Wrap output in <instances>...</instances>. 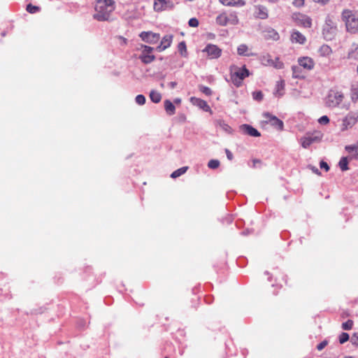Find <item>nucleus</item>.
Here are the masks:
<instances>
[{
  "label": "nucleus",
  "mask_w": 358,
  "mask_h": 358,
  "mask_svg": "<svg viewBox=\"0 0 358 358\" xmlns=\"http://www.w3.org/2000/svg\"><path fill=\"white\" fill-rule=\"evenodd\" d=\"M95 13L93 17L98 21H108L110 16L115 10L113 0H96L95 3Z\"/></svg>",
  "instance_id": "1"
},
{
  "label": "nucleus",
  "mask_w": 358,
  "mask_h": 358,
  "mask_svg": "<svg viewBox=\"0 0 358 358\" xmlns=\"http://www.w3.org/2000/svg\"><path fill=\"white\" fill-rule=\"evenodd\" d=\"M342 20L345 22L346 30L350 34H358V12L345 9L341 14Z\"/></svg>",
  "instance_id": "2"
},
{
  "label": "nucleus",
  "mask_w": 358,
  "mask_h": 358,
  "mask_svg": "<svg viewBox=\"0 0 358 358\" xmlns=\"http://www.w3.org/2000/svg\"><path fill=\"white\" fill-rule=\"evenodd\" d=\"M338 32L337 24L332 17L327 15L325 18L322 27V35L326 41H331L336 36Z\"/></svg>",
  "instance_id": "3"
},
{
  "label": "nucleus",
  "mask_w": 358,
  "mask_h": 358,
  "mask_svg": "<svg viewBox=\"0 0 358 358\" xmlns=\"http://www.w3.org/2000/svg\"><path fill=\"white\" fill-rule=\"evenodd\" d=\"M343 99L344 94L342 92L336 89H331L326 97L325 104L329 108L338 107Z\"/></svg>",
  "instance_id": "4"
},
{
  "label": "nucleus",
  "mask_w": 358,
  "mask_h": 358,
  "mask_svg": "<svg viewBox=\"0 0 358 358\" xmlns=\"http://www.w3.org/2000/svg\"><path fill=\"white\" fill-rule=\"evenodd\" d=\"M141 48L142 52L139 56V59L141 62L145 64L152 62L155 59V55H152L154 48L145 45H142Z\"/></svg>",
  "instance_id": "5"
},
{
  "label": "nucleus",
  "mask_w": 358,
  "mask_h": 358,
  "mask_svg": "<svg viewBox=\"0 0 358 358\" xmlns=\"http://www.w3.org/2000/svg\"><path fill=\"white\" fill-rule=\"evenodd\" d=\"M263 117L265 118L264 122L266 123L270 124L271 126L274 127L278 130L283 129V122L278 119L276 116L273 115L271 113L266 112L263 113Z\"/></svg>",
  "instance_id": "6"
},
{
  "label": "nucleus",
  "mask_w": 358,
  "mask_h": 358,
  "mask_svg": "<svg viewBox=\"0 0 358 358\" xmlns=\"http://www.w3.org/2000/svg\"><path fill=\"white\" fill-rule=\"evenodd\" d=\"M250 74L249 71L243 66V68L238 69L236 72L232 75V80L236 86H239L241 83L242 80L248 77Z\"/></svg>",
  "instance_id": "7"
},
{
  "label": "nucleus",
  "mask_w": 358,
  "mask_h": 358,
  "mask_svg": "<svg viewBox=\"0 0 358 358\" xmlns=\"http://www.w3.org/2000/svg\"><path fill=\"white\" fill-rule=\"evenodd\" d=\"M139 36L143 41L148 43H155L160 38L159 34L152 31H143L140 34Z\"/></svg>",
  "instance_id": "8"
},
{
  "label": "nucleus",
  "mask_w": 358,
  "mask_h": 358,
  "mask_svg": "<svg viewBox=\"0 0 358 358\" xmlns=\"http://www.w3.org/2000/svg\"><path fill=\"white\" fill-rule=\"evenodd\" d=\"M203 51L206 52L211 59L220 57L222 53V50L213 44H208Z\"/></svg>",
  "instance_id": "9"
},
{
  "label": "nucleus",
  "mask_w": 358,
  "mask_h": 358,
  "mask_svg": "<svg viewBox=\"0 0 358 358\" xmlns=\"http://www.w3.org/2000/svg\"><path fill=\"white\" fill-rule=\"evenodd\" d=\"M241 131L244 134L253 137H259L261 134L253 127L250 124H243L240 126Z\"/></svg>",
  "instance_id": "10"
},
{
  "label": "nucleus",
  "mask_w": 358,
  "mask_h": 358,
  "mask_svg": "<svg viewBox=\"0 0 358 358\" xmlns=\"http://www.w3.org/2000/svg\"><path fill=\"white\" fill-rule=\"evenodd\" d=\"M173 4L172 2L166 0H155L154 3L155 10L159 12L167 8H172Z\"/></svg>",
  "instance_id": "11"
},
{
  "label": "nucleus",
  "mask_w": 358,
  "mask_h": 358,
  "mask_svg": "<svg viewBox=\"0 0 358 358\" xmlns=\"http://www.w3.org/2000/svg\"><path fill=\"white\" fill-rule=\"evenodd\" d=\"M298 63L300 66L308 71L312 70L315 66L313 59L308 57L299 58Z\"/></svg>",
  "instance_id": "12"
},
{
  "label": "nucleus",
  "mask_w": 358,
  "mask_h": 358,
  "mask_svg": "<svg viewBox=\"0 0 358 358\" xmlns=\"http://www.w3.org/2000/svg\"><path fill=\"white\" fill-rule=\"evenodd\" d=\"M263 36L265 39L278 41L280 38L278 33L271 27H266L263 31Z\"/></svg>",
  "instance_id": "13"
},
{
  "label": "nucleus",
  "mask_w": 358,
  "mask_h": 358,
  "mask_svg": "<svg viewBox=\"0 0 358 358\" xmlns=\"http://www.w3.org/2000/svg\"><path fill=\"white\" fill-rule=\"evenodd\" d=\"M320 141V137L318 136H308L301 138V145L303 148H308L312 143Z\"/></svg>",
  "instance_id": "14"
},
{
  "label": "nucleus",
  "mask_w": 358,
  "mask_h": 358,
  "mask_svg": "<svg viewBox=\"0 0 358 358\" xmlns=\"http://www.w3.org/2000/svg\"><path fill=\"white\" fill-rule=\"evenodd\" d=\"M191 102L198 106L199 108L203 109L204 111L206 112H211L210 106L208 105L207 102L204 100H202L199 98L196 97H192L191 98Z\"/></svg>",
  "instance_id": "15"
},
{
  "label": "nucleus",
  "mask_w": 358,
  "mask_h": 358,
  "mask_svg": "<svg viewBox=\"0 0 358 358\" xmlns=\"http://www.w3.org/2000/svg\"><path fill=\"white\" fill-rule=\"evenodd\" d=\"M295 20L304 27H310L312 24L311 19L305 15L299 14L296 15Z\"/></svg>",
  "instance_id": "16"
},
{
  "label": "nucleus",
  "mask_w": 358,
  "mask_h": 358,
  "mask_svg": "<svg viewBox=\"0 0 358 358\" xmlns=\"http://www.w3.org/2000/svg\"><path fill=\"white\" fill-rule=\"evenodd\" d=\"M358 118V113H355L354 115L349 114L343 120V125L345 127V129H348V127H352L356 122Z\"/></svg>",
  "instance_id": "17"
},
{
  "label": "nucleus",
  "mask_w": 358,
  "mask_h": 358,
  "mask_svg": "<svg viewBox=\"0 0 358 358\" xmlns=\"http://www.w3.org/2000/svg\"><path fill=\"white\" fill-rule=\"evenodd\" d=\"M255 16L259 19L265 20L268 17L267 8L262 5H258L255 7Z\"/></svg>",
  "instance_id": "18"
},
{
  "label": "nucleus",
  "mask_w": 358,
  "mask_h": 358,
  "mask_svg": "<svg viewBox=\"0 0 358 358\" xmlns=\"http://www.w3.org/2000/svg\"><path fill=\"white\" fill-rule=\"evenodd\" d=\"M219 1L226 6L242 7L245 4L243 0H219Z\"/></svg>",
  "instance_id": "19"
},
{
  "label": "nucleus",
  "mask_w": 358,
  "mask_h": 358,
  "mask_svg": "<svg viewBox=\"0 0 358 358\" xmlns=\"http://www.w3.org/2000/svg\"><path fill=\"white\" fill-rule=\"evenodd\" d=\"M291 40L293 43L303 44L306 39V37L299 31H294L291 35Z\"/></svg>",
  "instance_id": "20"
},
{
  "label": "nucleus",
  "mask_w": 358,
  "mask_h": 358,
  "mask_svg": "<svg viewBox=\"0 0 358 358\" xmlns=\"http://www.w3.org/2000/svg\"><path fill=\"white\" fill-rule=\"evenodd\" d=\"M164 103L165 110L168 115H172L175 114L176 107L170 100H169V99L165 100Z\"/></svg>",
  "instance_id": "21"
},
{
  "label": "nucleus",
  "mask_w": 358,
  "mask_h": 358,
  "mask_svg": "<svg viewBox=\"0 0 358 358\" xmlns=\"http://www.w3.org/2000/svg\"><path fill=\"white\" fill-rule=\"evenodd\" d=\"M150 99L153 103H157L160 102L162 99V95L157 91L152 90L150 92Z\"/></svg>",
  "instance_id": "22"
},
{
  "label": "nucleus",
  "mask_w": 358,
  "mask_h": 358,
  "mask_svg": "<svg viewBox=\"0 0 358 358\" xmlns=\"http://www.w3.org/2000/svg\"><path fill=\"white\" fill-rule=\"evenodd\" d=\"M348 57L357 59L358 57V44L353 43L352 45L351 49L348 52Z\"/></svg>",
  "instance_id": "23"
},
{
  "label": "nucleus",
  "mask_w": 358,
  "mask_h": 358,
  "mask_svg": "<svg viewBox=\"0 0 358 358\" xmlns=\"http://www.w3.org/2000/svg\"><path fill=\"white\" fill-rule=\"evenodd\" d=\"M188 169V166H183V167H181L177 170H176L175 171H173L171 174V177L172 178H176L180 176H182V174H184L185 173H186V171H187Z\"/></svg>",
  "instance_id": "24"
},
{
  "label": "nucleus",
  "mask_w": 358,
  "mask_h": 358,
  "mask_svg": "<svg viewBox=\"0 0 358 358\" xmlns=\"http://www.w3.org/2000/svg\"><path fill=\"white\" fill-rule=\"evenodd\" d=\"M227 20L228 24L235 25L238 23V18L235 13H231L229 15H227Z\"/></svg>",
  "instance_id": "25"
},
{
  "label": "nucleus",
  "mask_w": 358,
  "mask_h": 358,
  "mask_svg": "<svg viewBox=\"0 0 358 358\" xmlns=\"http://www.w3.org/2000/svg\"><path fill=\"white\" fill-rule=\"evenodd\" d=\"M338 166L342 171L348 170V159L346 157H343L338 162Z\"/></svg>",
  "instance_id": "26"
},
{
  "label": "nucleus",
  "mask_w": 358,
  "mask_h": 358,
  "mask_svg": "<svg viewBox=\"0 0 358 358\" xmlns=\"http://www.w3.org/2000/svg\"><path fill=\"white\" fill-rule=\"evenodd\" d=\"M172 39H173L172 35L164 36L161 41L162 45L164 46L166 48H169L172 43Z\"/></svg>",
  "instance_id": "27"
},
{
  "label": "nucleus",
  "mask_w": 358,
  "mask_h": 358,
  "mask_svg": "<svg viewBox=\"0 0 358 358\" xmlns=\"http://www.w3.org/2000/svg\"><path fill=\"white\" fill-rule=\"evenodd\" d=\"M216 22L221 26H226L228 24L227 20V15L223 13L220 15H218L216 17Z\"/></svg>",
  "instance_id": "28"
},
{
  "label": "nucleus",
  "mask_w": 358,
  "mask_h": 358,
  "mask_svg": "<svg viewBox=\"0 0 358 358\" xmlns=\"http://www.w3.org/2000/svg\"><path fill=\"white\" fill-rule=\"evenodd\" d=\"M319 52L322 56H327L332 52L331 48L327 45H323L320 47Z\"/></svg>",
  "instance_id": "29"
},
{
  "label": "nucleus",
  "mask_w": 358,
  "mask_h": 358,
  "mask_svg": "<svg viewBox=\"0 0 358 358\" xmlns=\"http://www.w3.org/2000/svg\"><path fill=\"white\" fill-rule=\"evenodd\" d=\"M345 149L349 153H354L355 155L358 156V145L357 143L354 145H346Z\"/></svg>",
  "instance_id": "30"
},
{
  "label": "nucleus",
  "mask_w": 358,
  "mask_h": 358,
  "mask_svg": "<svg viewBox=\"0 0 358 358\" xmlns=\"http://www.w3.org/2000/svg\"><path fill=\"white\" fill-rule=\"evenodd\" d=\"M178 50L182 56H187V47L185 41L179 43L178 45Z\"/></svg>",
  "instance_id": "31"
},
{
  "label": "nucleus",
  "mask_w": 358,
  "mask_h": 358,
  "mask_svg": "<svg viewBox=\"0 0 358 358\" xmlns=\"http://www.w3.org/2000/svg\"><path fill=\"white\" fill-rule=\"evenodd\" d=\"M269 64L273 65L275 69H281L283 68V63L280 61L279 58H275V61L271 59L268 61Z\"/></svg>",
  "instance_id": "32"
},
{
  "label": "nucleus",
  "mask_w": 358,
  "mask_h": 358,
  "mask_svg": "<svg viewBox=\"0 0 358 358\" xmlns=\"http://www.w3.org/2000/svg\"><path fill=\"white\" fill-rule=\"evenodd\" d=\"M217 124L224 131H227L228 133L231 132V127L227 123H225L224 121L219 120L217 122Z\"/></svg>",
  "instance_id": "33"
},
{
  "label": "nucleus",
  "mask_w": 358,
  "mask_h": 358,
  "mask_svg": "<svg viewBox=\"0 0 358 358\" xmlns=\"http://www.w3.org/2000/svg\"><path fill=\"white\" fill-rule=\"evenodd\" d=\"M248 46L245 44H241L238 47L237 52L239 55H247Z\"/></svg>",
  "instance_id": "34"
},
{
  "label": "nucleus",
  "mask_w": 358,
  "mask_h": 358,
  "mask_svg": "<svg viewBox=\"0 0 358 358\" xmlns=\"http://www.w3.org/2000/svg\"><path fill=\"white\" fill-rule=\"evenodd\" d=\"M136 103L140 106H143L145 104L146 99L144 95L138 94L135 98Z\"/></svg>",
  "instance_id": "35"
},
{
  "label": "nucleus",
  "mask_w": 358,
  "mask_h": 358,
  "mask_svg": "<svg viewBox=\"0 0 358 358\" xmlns=\"http://www.w3.org/2000/svg\"><path fill=\"white\" fill-rule=\"evenodd\" d=\"M220 166V162L217 159H210L208 163V166L210 169H215Z\"/></svg>",
  "instance_id": "36"
},
{
  "label": "nucleus",
  "mask_w": 358,
  "mask_h": 358,
  "mask_svg": "<svg viewBox=\"0 0 358 358\" xmlns=\"http://www.w3.org/2000/svg\"><path fill=\"white\" fill-rule=\"evenodd\" d=\"M26 10L29 13H35L40 10V8L29 3L27 6Z\"/></svg>",
  "instance_id": "37"
},
{
  "label": "nucleus",
  "mask_w": 358,
  "mask_h": 358,
  "mask_svg": "<svg viewBox=\"0 0 358 358\" xmlns=\"http://www.w3.org/2000/svg\"><path fill=\"white\" fill-rule=\"evenodd\" d=\"M353 326V321L351 320H347L345 322L342 324V328L344 330H350Z\"/></svg>",
  "instance_id": "38"
},
{
  "label": "nucleus",
  "mask_w": 358,
  "mask_h": 358,
  "mask_svg": "<svg viewBox=\"0 0 358 358\" xmlns=\"http://www.w3.org/2000/svg\"><path fill=\"white\" fill-rule=\"evenodd\" d=\"M349 338H350L349 334L347 333L343 332L339 336V342L341 344H343L345 342H347L349 340Z\"/></svg>",
  "instance_id": "39"
},
{
  "label": "nucleus",
  "mask_w": 358,
  "mask_h": 358,
  "mask_svg": "<svg viewBox=\"0 0 358 358\" xmlns=\"http://www.w3.org/2000/svg\"><path fill=\"white\" fill-rule=\"evenodd\" d=\"M292 75H293L294 78H297L301 77V75H300L301 70L299 66H293L292 67Z\"/></svg>",
  "instance_id": "40"
},
{
  "label": "nucleus",
  "mask_w": 358,
  "mask_h": 358,
  "mask_svg": "<svg viewBox=\"0 0 358 358\" xmlns=\"http://www.w3.org/2000/svg\"><path fill=\"white\" fill-rule=\"evenodd\" d=\"M199 90L201 92H203V94H205L207 96H210L212 94V90L208 87L200 85Z\"/></svg>",
  "instance_id": "41"
},
{
  "label": "nucleus",
  "mask_w": 358,
  "mask_h": 358,
  "mask_svg": "<svg viewBox=\"0 0 358 358\" xmlns=\"http://www.w3.org/2000/svg\"><path fill=\"white\" fill-rule=\"evenodd\" d=\"M252 97L257 101H261L263 99V94L261 91H256L252 93Z\"/></svg>",
  "instance_id": "42"
},
{
  "label": "nucleus",
  "mask_w": 358,
  "mask_h": 358,
  "mask_svg": "<svg viewBox=\"0 0 358 358\" xmlns=\"http://www.w3.org/2000/svg\"><path fill=\"white\" fill-rule=\"evenodd\" d=\"M351 98L353 101L358 99V86L352 89Z\"/></svg>",
  "instance_id": "43"
},
{
  "label": "nucleus",
  "mask_w": 358,
  "mask_h": 358,
  "mask_svg": "<svg viewBox=\"0 0 358 358\" xmlns=\"http://www.w3.org/2000/svg\"><path fill=\"white\" fill-rule=\"evenodd\" d=\"M188 24L192 27H197L199 26V20L195 17H192L189 20Z\"/></svg>",
  "instance_id": "44"
},
{
  "label": "nucleus",
  "mask_w": 358,
  "mask_h": 358,
  "mask_svg": "<svg viewBox=\"0 0 358 358\" xmlns=\"http://www.w3.org/2000/svg\"><path fill=\"white\" fill-rule=\"evenodd\" d=\"M350 342L352 345L358 346V332L353 334L350 338Z\"/></svg>",
  "instance_id": "45"
},
{
  "label": "nucleus",
  "mask_w": 358,
  "mask_h": 358,
  "mask_svg": "<svg viewBox=\"0 0 358 358\" xmlns=\"http://www.w3.org/2000/svg\"><path fill=\"white\" fill-rule=\"evenodd\" d=\"M318 122L321 124H327L329 122V118L327 115H323L318 120Z\"/></svg>",
  "instance_id": "46"
},
{
  "label": "nucleus",
  "mask_w": 358,
  "mask_h": 358,
  "mask_svg": "<svg viewBox=\"0 0 358 358\" xmlns=\"http://www.w3.org/2000/svg\"><path fill=\"white\" fill-rule=\"evenodd\" d=\"M327 344H328V341L327 340H324L317 345V349L319 351H321L327 345Z\"/></svg>",
  "instance_id": "47"
},
{
  "label": "nucleus",
  "mask_w": 358,
  "mask_h": 358,
  "mask_svg": "<svg viewBox=\"0 0 358 358\" xmlns=\"http://www.w3.org/2000/svg\"><path fill=\"white\" fill-rule=\"evenodd\" d=\"M320 166L322 169H324L326 171H328L329 170V166L326 162L323 160L320 162Z\"/></svg>",
  "instance_id": "48"
},
{
  "label": "nucleus",
  "mask_w": 358,
  "mask_h": 358,
  "mask_svg": "<svg viewBox=\"0 0 358 358\" xmlns=\"http://www.w3.org/2000/svg\"><path fill=\"white\" fill-rule=\"evenodd\" d=\"M314 173L318 175V176H320L321 175V172L319 171V169L316 167V166H312V165H308V166Z\"/></svg>",
  "instance_id": "49"
},
{
  "label": "nucleus",
  "mask_w": 358,
  "mask_h": 358,
  "mask_svg": "<svg viewBox=\"0 0 358 358\" xmlns=\"http://www.w3.org/2000/svg\"><path fill=\"white\" fill-rule=\"evenodd\" d=\"M284 83L283 81L278 82L276 85V92L279 93V92L284 88Z\"/></svg>",
  "instance_id": "50"
},
{
  "label": "nucleus",
  "mask_w": 358,
  "mask_h": 358,
  "mask_svg": "<svg viewBox=\"0 0 358 358\" xmlns=\"http://www.w3.org/2000/svg\"><path fill=\"white\" fill-rule=\"evenodd\" d=\"M305 0H294L293 4L296 7H301L304 4Z\"/></svg>",
  "instance_id": "51"
},
{
  "label": "nucleus",
  "mask_w": 358,
  "mask_h": 358,
  "mask_svg": "<svg viewBox=\"0 0 358 358\" xmlns=\"http://www.w3.org/2000/svg\"><path fill=\"white\" fill-rule=\"evenodd\" d=\"M225 152H226L227 159L230 161L232 160L234 158V156H233V154L231 153V152L229 149H225Z\"/></svg>",
  "instance_id": "52"
},
{
  "label": "nucleus",
  "mask_w": 358,
  "mask_h": 358,
  "mask_svg": "<svg viewBox=\"0 0 358 358\" xmlns=\"http://www.w3.org/2000/svg\"><path fill=\"white\" fill-rule=\"evenodd\" d=\"M165 49H166L164 46L162 45V43H160L157 47V50L159 51V52H161V51H163Z\"/></svg>",
  "instance_id": "53"
},
{
  "label": "nucleus",
  "mask_w": 358,
  "mask_h": 358,
  "mask_svg": "<svg viewBox=\"0 0 358 358\" xmlns=\"http://www.w3.org/2000/svg\"><path fill=\"white\" fill-rule=\"evenodd\" d=\"M177 85V83L176 82H170L169 83V86L171 88V89H174Z\"/></svg>",
  "instance_id": "54"
},
{
  "label": "nucleus",
  "mask_w": 358,
  "mask_h": 358,
  "mask_svg": "<svg viewBox=\"0 0 358 358\" xmlns=\"http://www.w3.org/2000/svg\"><path fill=\"white\" fill-rule=\"evenodd\" d=\"M315 2L321 3L322 4H324L327 3L329 0H314Z\"/></svg>",
  "instance_id": "55"
},
{
  "label": "nucleus",
  "mask_w": 358,
  "mask_h": 358,
  "mask_svg": "<svg viewBox=\"0 0 358 358\" xmlns=\"http://www.w3.org/2000/svg\"><path fill=\"white\" fill-rule=\"evenodd\" d=\"M120 38L121 40H122V43H123V44H126V43H127V39H126V38H123V37H122V36H120Z\"/></svg>",
  "instance_id": "56"
},
{
  "label": "nucleus",
  "mask_w": 358,
  "mask_h": 358,
  "mask_svg": "<svg viewBox=\"0 0 358 358\" xmlns=\"http://www.w3.org/2000/svg\"><path fill=\"white\" fill-rule=\"evenodd\" d=\"M248 233H249V231H248V230H246V231H243V232H242V234H243V235H244V236H245V235L248 234Z\"/></svg>",
  "instance_id": "57"
},
{
  "label": "nucleus",
  "mask_w": 358,
  "mask_h": 358,
  "mask_svg": "<svg viewBox=\"0 0 358 358\" xmlns=\"http://www.w3.org/2000/svg\"><path fill=\"white\" fill-rule=\"evenodd\" d=\"M174 102L175 103H180V99H175Z\"/></svg>",
  "instance_id": "58"
},
{
  "label": "nucleus",
  "mask_w": 358,
  "mask_h": 358,
  "mask_svg": "<svg viewBox=\"0 0 358 358\" xmlns=\"http://www.w3.org/2000/svg\"><path fill=\"white\" fill-rule=\"evenodd\" d=\"M160 86H161V87L163 88V87H164V84L162 83L160 84Z\"/></svg>",
  "instance_id": "59"
},
{
  "label": "nucleus",
  "mask_w": 358,
  "mask_h": 358,
  "mask_svg": "<svg viewBox=\"0 0 358 358\" xmlns=\"http://www.w3.org/2000/svg\"><path fill=\"white\" fill-rule=\"evenodd\" d=\"M344 358H354V357H353L350 356V357H344Z\"/></svg>",
  "instance_id": "60"
},
{
  "label": "nucleus",
  "mask_w": 358,
  "mask_h": 358,
  "mask_svg": "<svg viewBox=\"0 0 358 358\" xmlns=\"http://www.w3.org/2000/svg\"><path fill=\"white\" fill-rule=\"evenodd\" d=\"M165 358H168V357H165Z\"/></svg>",
  "instance_id": "61"
}]
</instances>
